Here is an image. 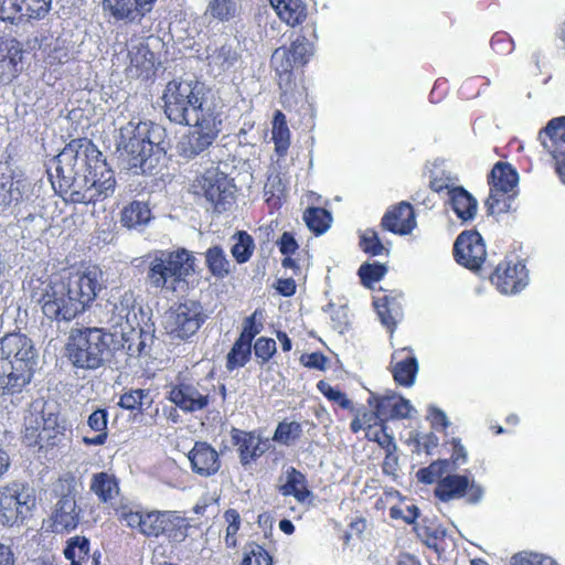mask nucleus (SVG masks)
I'll use <instances>...</instances> for the list:
<instances>
[{
  "label": "nucleus",
  "instance_id": "bf43d9fd",
  "mask_svg": "<svg viewBox=\"0 0 565 565\" xmlns=\"http://www.w3.org/2000/svg\"><path fill=\"white\" fill-rule=\"evenodd\" d=\"M309 46L310 44L305 36H299L292 41L290 45L287 46V51H289L292 57V63H296L298 66L306 65L311 55Z\"/></svg>",
  "mask_w": 565,
  "mask_h": 565
},
{
  "label": "nucleus",
  "instance_id": "f03ea898",
  "mask_svg": "<svg viewBox=\"0 0 565 565\" xmlns=\"http://www.w3.org/2000/svg\"><path fill=\"white\" fill-rule=\"evenodd\" d=\"M50 179L56 193L73 204H95L111 196L116 189L114 171L88 138L71 140L57 157Z\"/></svg>",
  "mask_w": 565,
  "mask_h": 565
},
{
  "label": "nucleus",
  "instance_id": "37998d69",
  "mask_svg": "<svg viewBox=\"0 0 565 565\" xmlns=\"http://www.w3.org/2000/svg\"><path fill=\"white\" fill-rule=\"evenodd\" d=\"M252 345L236 339L230 352L226 355L225 366L227 371L232 372L236 369L245 366L250 360Z\"/></svg>",
  "mask_w": 565,
  "mask_h": 565
},
{
  "label": "nucleus",
  "instance_id": "a211bd4d",
  "mask_svg": "<svg viewBox=\"0 0 565 565\" xmlns=\"http://www.w3.org/2000/svg\"><path fill=\"white\" fill-rule=\"evenodd\" d=\"M435 497L441 502L466 498L468 503H478L482 495V488L463 475H447L438 480L434 490Z\"/></svg>",
  "mask_w": 565,
  "mask_h": 565
},
{
  "label": "nucleus",
  "instance_id": "cd10ccee",
  "mask_svg": "<svg viewBox=\"0 0 565 565\" xmlns=\"http://www.w3.org/2000/svg\"><path fill=\"white\" fill-rule=\"evenodd\" d=\"M448 204L462 223L472 221L477 215L478 202L463 186L449 189Z\"/></svg>",
  "mask_w": 565,
  "mask_h": 565
},
{
  "label": "nucleus",
  "instance_id": "20e7f679",
  "mask_svg": "<svg viewBox=\"0 0 565 565\" xmlns=\"http://www.w3.org/2000/svg\"><path fill=\"white\" fill-rule=\"evenodd\" d=\"M36 365L32 340L20 332L0 339V397L6 401L20 395L31 383Z\"/></svg>",
  "mask_w": 565,
  "mask_h": 565
},
{
  "label": "nucleus",
  "instance_id": "864d4df0",
  "mask_svg": "<svg viewBox=\"0 0 565 565\" xmlns=\"http://www.w3.org/2000/svg\"><path fill=\"white\" fill-rule=\"evenodd\" d=\"M361 249L370 256H380L384 252H388L387 248L381 242L379 234L373 228H367L361 236L359 243Z\"/></svg>",
  "mask_w": 565,
  "mask_h": 565
},
{
  "label": "nucleus",
  "instance_id": "3c124183",
  "mask_svg": "<svg viewBox=\"0 0 565 565\" xmlns=\"http://www.w3.org/2000/svg\"><path fill=\"white\" fill-rule=\"evenodd\" d=\"M387 273V267L381 263H364L360 266L358 275L363 286L370 288L380 281Z\"/></svg>",
  "mask_w": 565,
  "mask_h": 565
},
{
  "label": "nucleus",
  "instance_id": "8fccbe9b",
  "mask_svg": "<svg viewBox=\"0 0 565 565\" xmlns=\"http://www.w3.org/2000/svg\"><path fill=\"white\" fill-rule=\"evenodd\" d=\"M211 17L221 21H230L237 13L236 0H211L207 6Z\"/></svg>",
  "mask_w": 565,
  "mask_h": 565
},
{
  "label": "nucleus",
  "instance_id": "69168bd1",
  "mask_svg": "<svg viewBox=\"0 0 565 565\" xmlns=\"http://www.w3.org/2000/svg\"><path fill=\"white\" fill-rule=\"evenodd\" d=\"M300 363L311 370L324 371L327 369L328 359L320 352L305 353L300 356Z\"/></svg>",
  "mask_w": 565,
  "mask_h": 565
},
{
  "label": "nucleus",
  "instance_id": "338daca9",
  "mask_svg": "<svg viewBox=\"0 0 565 565\" xmlns=\"http://www.w3.org/2000/svg\"><path fill=\"white\" fill-rule=\"evenodd\" d=\"M119 521L125 523L131 530H137L142 534V526L145 522V512L140 511H122L119 515Z\"/></svg>",
  "mask_w": 565,
  "mask_h": 565
},
{
  "label": "nucleus",
  "instance_id": "2eb2a0df",
  "mask_svg": "<svg viewBox=\"0 0 565 565\" xmlns=\"http://www.w3.org/2000/svg\"><path fill=\"white\" fill-rule=\"evenodd\" d=\"M491 284L502 295H515L529 284V270L521 259L505 257L490 275Z\"/></svg>",
  "mask_w": 565,
  "mask_h": 565
},
{
  "label": "nucleus",
  "instance_id": "dca6fc26",
  "mask_svg": "<svg viewBox=\"0 0 565 565\" xmlns=\"http://www.w3.org/2000/svg\"><path fill=\"white\" fill-rule=\"evenodd\" d=\"M454 258L460 266L479 271L487 258L486 244L476 230L461 232L454 243Z\"/></svg>",
  "mask_w": 565,
  "mask_h": 565
},
{
  "label": "nucleus",
  "instance_id": "5fc2aeb1",
  "mask_svg": "<svg viewBox=\"0 0 565 565\" xmlns=\"http://www.w3.org/2000/svg\"><path fill=\"white\" fill-rule=\"evenodd\" d=\"M260 319L262 312L259 310H255L250 316L246 317L243 321L242 332L237 339L252 345L255 337L263 330Z\"/></svg>",
  "mask_w": 565,
  "mask_h": 565
},
{
  "label": "nucleus",
  "instance_id": "13d9d810",
  "mask_svg": "<svg viewBox=\"0 0 565 565\" xmlns=\"http://www.w3.org/2000/svg\"><path fill=\"white\" fill-rule=\"evenodd\" d=\"M224 519L227 523L225 544L227 547H235L237 545V533L241 527V515L237 510L228 509L224 512Z\"/></svg>",
  "mask_w": 565,
  "mask_h": 565
},
{
  "label": "nucleus",
  "instance_id": "c9c22d12",
  "mask_svg": "<svg viewBox=\"0 0 565 565\" xmlns=\"http://www.w3.org/2000/svg\"><path fill=\"white\" fill-rule=\"evenodd\" d=\"M271 140L278 157H285L290 147V130L286 116L281 110H276L273 118Z\"/></svg>",
  "mask_w": 565,
  "mask_h": 565
},
{
  "label": "nucleus",
  "instance_id": "0e129e2a",
  "mask_svg": "<svg viewBox=\"0 0 565 565\" xmlns=\"http://www.w3.org/2000/svg\"><path fill=\"white\" fill-rule=\"evenodd\" d=\"M490 45L500 55L510 54L514 50L512 38L504 31L495 32L491 38Z\"/></svg>",
  "mask_w": 565,
  "mask_h": 565
},
{
  "label": "nucleus",
  "instance_id": "a18cd8bd",
  "mask_svg": "<svg viewBox=\"0 0 565 565\" xmlns=\"http://www.w3.org/2000/svg\"><path fill=\"white\" fill-rule=\"evenodd\" d=\"M270 62L278 77L282 79L284 76H286L288 82L292 75L294 68L298 67L296 63H292V57L289 51H287L286 45L279 46L274 51Z\"/></svg>",
  "mask_w": 565,
  "mask_h": 565
},
{
  "label": "nucleus",
  "instance_id": "a878e982",
  "mask_svg": "<svg viewBox=\"0 0 565 565\" xmlns=\"http://www.w3.org/2000/svg\"><path fill=\"white\" fill-rule=\"evenodd\" d=\"M367 405L371 408H377L382 420H385L386 424L388 420L411 418L414 412L408 399L395 394L377 396L372 393L367 398Z\"/></svg>",
  "mask_w": 565,
  "mask_h": 565
},
{
  "label": "nucleus",
  "instance_id": "e433bc0d",
  "mask_svg": "<svg viewBox=\"0 0 565 565\" xmlns=\"http://www.w3.org/2000/svg\"><path fill=\"white\" fill-rule=\"evenodd\" d=\"M90 542L84 535H75L66 541L63 554L70 565H85L89 559Z\"/></svg>",
  "mask_w": 565,
  "mask_h": 565
},
{
  "label": "nucleus",
  "instance_id": "4468645a",
  "mask_svg": "<svg viewBox=\"0 0 565 565\" xmlns=\"http://www.w3.org/2000/svg\"><path fill=\"white\" fill-rule=\"evenodd\" d=\"M66 431V419L58 412L42 411L41 426H26L24 439L29 446L54 447L61 444Z\"/></svg>",
  "mask_w": 565,
  "mask_h": 565
},
{
  "label": "nucleus",
  "instance_id": "58836bf2",
  "mask_svg": "<svg viewBox=\"0 0 565 565\" xmlns=\"http://www.w3.org/2000/svg\"><path fill=\"white\" fill-rule=\"evenodd\" d=\"M205 264L212 276L216 278H225L232 271L231 263L220 245H214L206 249Z\"/></svg>",
  "mask_w": 565,
  "mask_h": 565
},
{
  "label": "nucleus",
  "instance_id": "bb28decb",
  "mask_svg": "<svg viewBox=\"0 0 565 565\" xmlns=\"http://www.w3.org/2000/svg\"><path fill=\"white\" fill-rule=\"evenodd\" d=\"M397 360L392 369L394 381L405 387L412 386L418 371V362L411 348H403L393 354Z\"/></svg>",
  "mask_w": 565,
  "mask_h": 565
},
{
  "label": "nucleus",
  "instance_id": "c03bdc74",
  "mask_svg": "<svg viewBox=\"0 0 565 565\" xmlns=\"http://www.w3.org/2000/svg\"><path fill=\"white\" fill-rule=\"evenodd\" d=\"M266 204L270 212L278 211L286 201V188L280 178L269 179L264 188Z\"/></svg>",
  "mask_w": 565,
  "mask_h": 565
},
{
  "label": "nucleus",
  "instance_id": "ddd939ff",
  "mask_svg": "<svg viewBox=\"0 0 565 565\" xmlns=\"http://www.w3.org/2000/svg\"><path fill=\"white\" fill-rule=\"evenodd\" d=\"M75 490L60 497L51 514L43 522L47 532L54 534H68L75 531L81 522L82 509L76 502Z\"/></svg>",
  "mask_w": 565,
  "mask_h": 565
},
{
  "label": "nucleus",
  "instance_id": "f8f14e48",
  "mask_svg": "<svg viewBox=\"0 0 565 565\" xmlns=\"http://www.w3.org/2000/svg\"><path fill=\"white\" fill-rule=\"evenodd\" d=\"M537 140L552 158L558 178L565 183V116L550 119L539 131Z\"/></svg>",
  "mask_w": 565,
  "mask_h": 565
},
{
  "label": "nucleus",
  "instance_id": "412c9836",
  "mask_svg": "<svg viewBox=\"0 0 565 565\" xmlns=\"http://www.w3.org/2000/svg\"><path fill=\"white\" fill-rule=\"evenodd\" d=\"M52 0H0V20L13 23L19 17L43 19L51 10Z\"/></svg>",
  "mask_w": 565,
  "mask_h": 565
},
{
  "label": "nucleus",
  "instance_id": "4d7b16f0",
  "mask_svg": "<svg viewBox=\"0 0 565 565\" xmlns=\"http://www.w3.org/2000/svg\"><path fill=\"white\" fill-rule=\"evenodd\" d=\"M448 468L447 460H437L431 462L428 467L420 468L417 471V478L420 482L431 484L438 482Z\"/></svg>",
  "mask_w": 565,
  "mask_h": 565
},
{
  "label": "nucleus",
  "instance_id": "7ed1b4c3",
  "mask_svg": "<svg viewBox=\"0 0 565 565\" xmlns=\"http://www.w3.org/2000/svg\"><path fill=\"white\" fill-rule=\"evenodd\" d=\"M103 289V271L98 266L70 273L65 280L50 281L38 303L43 315L56 322H70L90 307Z\"/></svg>",
  "mask_w": 565,
  "mask_h": 565
},
{
  "label": "nucleus",
  "instance_id": "052dcab7",
  "mask_svg": "<svg viewBox=\"0 0 565 565\" xmlns=\"http://www.w3.org/2000/svg\"><path fill=\"white\" fill-rule=\"evenodd\" d=\"M22 200V192L19 184L13 181L2 182L0 184V207L2 211L12 204H18Z\"/></svg>",
  "mask_w": 565,
  "mask_h": 565
},
{
  "label": "nucleus",
  "instance_id": "5701e85b",
  "mask_svg": "<svg viewBox=\"0 0 565 565\" xmlns=\"http://www.w3.org/2000/svg\"><path fill=\"white\" fill-rule=\"evenodd\" d=\"M416 225L414 207L406 201L392 205L381 220L382 228L396 235H407Z\"/></svg>",
  "mask_w": 565,
  "mask_h": 565
},
{
  "label": "nucleus",
  "instance_id": "b1692460",
  "mask_svg": "<svg viewBox=\"0 0 565 565\" xmlns=\"http://www.w3.org/2000/svg\"><path fill=\"white\" fill-rule=\"evenodd\" d=\"M403 295L395 290L375 297L373 306L381 323L385 327L391 337L394 334L397 326L404 318V308L402 303Z\"/></svg>",
  "mask_w": 565,
  "mask_h": 565
},
{
  "label": "nucleus",
  "instance_id": "7c9ffc66",
  "mask_svg": "<svg viewBox=\"0 0 565 565\" xmlns=\"http://www.w3.org/2000/svg\"><path fill=\"white\" fill-rule=\"evenodd\" d=\"M278 18L287 25L302 24L308 15L307 6L302 0H269Z\"/></svg>",
  "mask_w": 565,
  "mask_h": 565
},
{
  "label": "nucleus",
  "instance_id": "e2e57ef3",
  "mask_svg": "<svg viewBox=\"0 0 565 565\" xmlns=\"http://www.w3.org/2000/svg\"><path fill=\"white\" fill-rule=\"evenodd\" d=\"M277 351L276 342L271 338L260 337L254 344V352L262 363L268 362Z\"/></svg>",
  "mask_w": 565,
  "mask_h": 565
},
{
  "label": "nucleus",
  "instance_id": "f3484780",
  "mask_svg": "<svg viewBox=\"0 0 565 565\" xmlns=\"http://www.w3.org/2000/svg\"><path fill=\"white\" fill-rule=\"evenodd\" d=\"M212 390L202 387L185 380H179L175 384L171 385L168 398L171 403L178 406L185 413H194L205 409L213 396Z\"/></svg>",
  "mask_w": 565,
  "mask_h": 565
},
{
  "label": "nucleus",
  "instance_id": "de8ad7c7",
  "mask_svg": "<svg viewBox=\"0 0 565 565\" xmlns=\"http://www.w3.org/2000/svg\"><path fill=\"white\" fill-rule=\"evenodd\" d=\"M211 64L217 67L218 70L226 72L230 71L232 67L235 66V64L239 60V54L235 49H233L231 45H222L218 49H216L213 54L210 56Z\"/></svg>",
  "mask_w": 565,
  "mask_h": 565
},
{
  "label": "nucleus",
  "instance_id": "2f4dec72",
  "mask_svg": "<svg viewBox=\"0 0 565 565\" xmlns=\"http://www.w3.org/2000/svg\"><path fill=\"white\" fill-rule=\"evenodd\" d=\"M279 252L284 255L281 266L286 269H292L295 275L301 271V252H299V244L290 232H284L277 241Z\"/></svg>",
  "mask_w": 565,
  "mask_h": 565
},
{
  "label": "nucleus",
  "instance_id": "4c0bfd02",
  "mask_svg": "<svg viewBox=\"0 0 565 565\" xmlns=\"http://www.w3.org/2000/svg\"><path fill=\"white\" fill-rule=\"evenodd\" d=\"M151 218V211L146 203L132 201L120 213V222L127 228H135L147 224Z\"/></svg>",
  "mask_w": 565,
  "mask_h": 565
},
{
  "label": "nucleus",
  "instance_id": "393cba45",
  "mask_svg": "<svg viewBox=\"0 0 565 565\" xmlns=\"http://www.w3.org/2000/svg\"><path fill=\"white\" fill-rule=\"evenodd\" d=\"M188 459L192 471L205 478L216 475L222 466L220 454L206 441H195Z\"/></svg>",
  "mask_w": 565,
  "mask_h": 565
},
{
  "label": "nucleus",
  "instance_id": "79ce46f5",
  "mask_svg": "<svg viewBox=\"0 0 565 565\" xmlns=\"http://www.w3.org/2000/svg\"><path fill=\"white\" fill-rule=\"evenodd\" d=\"M303 221L312 233L321 235L330 227L332 216L323 207L311 206L303 212Z\"/></svg>",
  "mask_w": 565,
  "mask_h": 565
},
{
  "label": "nucleus",
  "instance_id": "72a5a7b5",
  "mask_svg": "<svg viewBox=\"0 0 565 565\" xmlns=\"http://www.w3.org/2000/svg\"><path fill=\"white\" fill-rule=\"evenodd\" d=\"M162 527L160 536L170 542L180 543L186 539L190 523L186 518L175 511H164Z\"/></svg>",
  "mask_w": 565,
  "mask_h": 565
},
{
  "label": "nucleus",
  "instance_id": "ea45409f",
  "mask_svg": "<svg viewBox=\"0 0 565 565\" xmlns=\"http://www.w3.org/2000/svg\"><path fill=\"white\" fill-rule=\"evenodd\" d=\"M302 435L303 429L299 422L284 419L278 423L273 440L281 446L290 447L296 445Z\"/></svg>",
  "mask_w": 565,
  "mask_h": 565
},
{
  "label": "nucleus",
  "instance_id": "0eeeda50",
  "mask_svg": "<svg viewBox=\"0 0 565 565\" xmlns=\"http://www.w3.org/2000/svg\"><path fill=\"white\" fill-rule=\"evenodd\" d=\"M236 185L218 168H209L198 174L191 183L194 196L204 199L214 213L222 214L235 203Z\"/></svg>",
  "mask_w": 565,
  "mask_h": 565
},
{
  "label": "nucleus",
  "instance_id": "6e6552de",
  "mask_svg": "<svg viewBox=\"0 0 565 565\" xmlns=\"http://www.w3.org/2000/svg\"><path fill=\"white\" fill-rule=\"evenodd\" d=\"M36 507L35 490L26 482L11 481L0 487V524L14 526L32 516Z\"/></svg>",
  "mask_w": 565,
  "mask_h": 565
},
{
  "label": "nucleus",
  "instance_id": "473e14b6",
  "mask_svg": "<svg viewBox=\"0 0 565 565\" xmlns=\"http://www.w3.org/2000/svg\"><path fill=\"white\" fill-rule=\"evenodd\" d=\"M286 475L287 481L279 487V492L285 497L292 495L300 503L306 502L312 495L306 476L295 467H289Z\"/></svg>",
  "mask_w": 565,
  "mask_h": 565
},
{
  "label": "nucleus",
  "instance_id": "39448f33",
  "mask_svg": "<svg viewBox=\"0 0 565 565\" xmlns=\"http://www.w3.org/2000/svg\"><path fill=\"white\" fill-rule=\"evenodd\" d=\"M194 271L195 257L186 248L159 250L148 265L146 282L152 289L177 294L188 288Z\"/></svg>",
  "mask_w": 565,
  "mask_h": 565
},
{
  "label": "nucleus",
  "instance_id": "9d476101",
  "mask_svg": "<svg viewBox=\"0 0 565 565\" xmlns=\"http://www.w3.org/2000/svg\"><path fill=\"white\" fill-rule=\"evenodd\" d=\"M117 148L130 168H139L142 173L153 168L152 154L154 143L146 134V125L129 121L120 127Z\"/></svg>",
  "mask_w": 565,
  "mask_h": 565
},
{
  "label": "nucleus",
  "instance_id": "aec40b11",
  "mask_svg": "<svg viewBox=\"0 0 565 565\" xmlns=\"http://www.w3.org/2000/svg\"><path fill=\"white\" fill-rule=\"evenodd\" d=\"M158 0H103V9L116 21L140 23Z\"/></svg>",
  "mask_w": 565,
  "mask_h": 565
},
{
  "label": "nucleus",
  "instance_id": "6ab92c4d",
  "mask_svg": "<svg viewBox=\"0 0 565 565\" xmlns=\"http://www.w3.org/2000/svg\"><path fill=\"white\" fill-rule=\"evenodd\" d=\"M23 43L12 35H0V84L12 83L20 74Z\"/></svg>",
  "mask_w": 565,
  "mask_h": 565
},
{
  "label": "nucleus",
  "instance_id": "49530a36",
  "mask_svg": "<svg viewBox=\"0 0 565 565\" xmlns=\"http://www.w3.org/2000/svg\"><path fill=\"white\" fill-rule=\"evenodd\" d=\"M255 249L253 237L245 231H239L236 234V243L232 246V256L238 264H244L249 260Z\"/></svg>",
  "mask_w": 565,
  "mask_h": 565
},
{
  "label": "nucleus",
  "instance_id": "6e6d98bb",
  "mask_svg": "<svg viewBox=\"0 0 565 565\" xmlns=\"http://www.w3.org/2000/svg\"><path fill=\"white\" fill-rule=\"evenodd\" d=\"M241 565H273V558L262 545L250 543L245 548Z\"/></svg>",
  "mask_w": 565,
  "mask_h": 565
},
{
  "label": "nucleus",
  "instance_id": "603ef678",
  "mask_svg": "<svg viewBox=\"0 0 565 565\" xmlns=\"http://www.w3.org/2000/svg\"><path fill=\"white\" fill-rule=\"evenodd\" d=\"M387 429L388 427L385 420H380L374 429L365 434V438L376 443L382 449H391V451L397 450L394 437Z\"/></svg>",
  "mask_w": 565,
  "mask_h": 565
},
{
  "label": "nucleus",
  "instance_id": "f704fd0d",
  "mask_svg": "<svg viewBox=\"0 0 565 565\" xmlns=\"http://www.w3.org/2000/svg\"><path fill=\"white\" fill-rule=\"evenodd\" d=\"M88 427L97 433L94 437L84 436L82 443L85 446H102L108 439V413L105 408H97L87 419Z\"/></svg>",
  "mask_w": 565,
  "mask_h": 565
},
{
  "label": "nucleus",
  "instance_id": "c756f323",
  "mask_svg": "<svg viewBox=\"0 0 565 565\" xmlns=\"http://www.w3.org/2000/svg\"><path fill=\"white\" fill-rule=\"evenodd\" d=\"M153 404V396L149 388H129L119 397L118 406L130 412L134 417L146 414Z\"/></svg>",
  "mask_w": 565,
  "mask_h": 565
},
{
  "label": "nucleus",
  "instance_id": "680f3d73",
  "mask_svg": "<svg viewBox=\"0 0 565 565\" xmlns=\"http://www.w3.org/2000/svg\"><path fill=\"white\" fill-rule=\"evenodd\" d=\"M164 511L145 512V522L142 526V535L147 537H160L163 524Z\"/></svg>",
  "mask_w": 565,
  "mask_h": 565
},
{
  "label": "nucleus",
  "instance_id": "09e8293b",
  "mask_svg": "<svg viewBox=\"0 0 565 565\" xmlns=\"http://www.w3.org/2000/svg\"><path fill=\"white\" fill-rule=\"evenodd\" d=\"M318 391L331 403L338 405L340 408L353 412V402L347 396L345 393L339 388L331 386L328 382L320 380L317 383Z\"/></svg>",
  "mask_w": 565,
  "mask_h": 565
},
{
  "label": "nucleus",
  "instance_id": "f257e3e1",
  "mask_svg": "<svg viewBox=\"0 0 565 565\" xmlns=\"http://www.w3.org/2000/svg\"><path fill=\"white\" fill-rule=\"evenodd\" d=\"M161 99L171 122L190 127L178 145L181 157L193 159L216 141L222 131V114L204 83L173 78L167 83Z\"/></svg>",
  "mask_w": 565,
  "mask_h": 565
},
{
  "label": "nucleus",
  "instance_id": "4be33fe9",
  "mask_svg": "<svg viewBox=\"0 0 565 565\" xmlns=\"http://www.w3.org/2000/svg\"><path fill=\"white\" fill-rule=\"evenodd\" d=\"M231 441L236 447L243 467L257 461L267 450L268 439H262L255 431L232 428Z\"/></svg>",
  "mask_w": 565,
  "mask_h": 565
},
{
  "label": "nucleus",
  "instance_id": "774afa93",
  "mask_svg": "<svg viewBox=\"0 0 565 565\" xmlns=\"http://www.w3.org/2000/svg\"><path fill=\"white\" fill-rule=\"evenodd\" d=\"M427 419L430 422V425L434 429L444 430L449 426L446 414L435 406L429 407Z\"/></svg>",
  "mask_w": 565,
  "mask_h": 565
},
{
  "label": "nucleus",
  "instance_id": "c85d7f7f",
  "mask_svg": "<svg viewBox=\"0 0 565 565\" xmlns=\"http://www.w3.org/2000/svg\"><path fill=\"white\" fill-rule=\"evenodd\" d=\"M89 489L100 503H110L120 494L118 478L106 471L93 473Z\"/></svg>",
  "mask_w": 565,
  "mask_h": 565
},
{
  "label": "nucleus",
  "instance_id": "9b49d317",
  "mask_svg": "<svg viewBox=\"0 0 565 565\" xmlns=\"http://www.w3.org/2000/svg\"><path fill=\"white\" fill-rule=\"evenodd\" d=\"M206 320L202 305L195 300L173 303L166 313L164 329L171 339L189 341Z\"/></svg>",
  "mask_w": 565,
  "mask_h": 565
},
{
  "label": "nucleus",
  "instance_id": "a19ab883",
  "mask_svg": "<svg viewBox=\"0 0 565 565\" xmlns=\"http://www.w3.org/2000/svg\"><path fill=\"white\" fill-rule=\"evenodd\" d=\"M354 417L350 423V430L353 434H358L361 430H364L365 434L370 430L374 429L376 425L382 420L381 414L377 408H373L370 411L365 407L355 408L352 412Z\"/></svg>",
  "mask_w": 565,
  "mask_h": 565
},
{
  "label": "nucleus",
  "instance_id": "1a4fd4ad",
  "mask_svg": "<svg viewBox=\"0 0 565 565\" xmlns=\"http://www.w3.org/2000/svg\"><path fill=\"white\" fill-rule=\"evenodd\" d=\"M519 173L509 162L498 161L488 177L490 194L486 201L488 213L500 215L512 211L518 194Z\"/></svg>",
  "mask_w": 565,
  "mask_h": 565
},
{
  "label": "nucleus",
  "instance_id": "423d86ee",
  "mask_svg": "<svg viewBox=\"0 0 565 565\" xmlns=\"http://www.w3.org/2000/svg\"><path fill=\"white\" fill-rule=\"evenodd\" d=\"M113 334L104 328H82L72 330L66 347V356L75 367L96 370L110 353Z\"/></svg>",
  "mask_w": 565,
  "mask_h": 565
}]
</instances>
